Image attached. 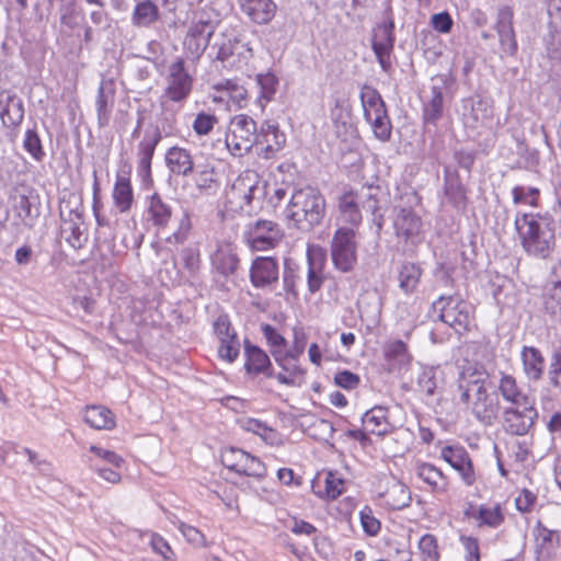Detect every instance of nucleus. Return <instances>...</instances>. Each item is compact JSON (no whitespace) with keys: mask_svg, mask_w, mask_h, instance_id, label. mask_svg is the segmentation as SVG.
Listing matches in <instances>:
<instances>
[{"mask_svg":"<svg viewBox=\"0 0 561 561\" xmlns=\"http://www.w3.org/2000/svg\"><path fill=\"white\" fill-rule=\"evenodd\" d=\"M489 374L482 367L468 366L459 375L460 401L468 405L471 414L483 425H493L500 412V401L488 392Z\"/></svg>","mask_w":561,"mask_h":561,"instance_id":"1","label":"nucleus"},{"mask_svg":"<svg viewBox=\"0 0 561 561\" xmlns=\"http://www.w3.org/2000/svg\"><path fill=\"white\" fill-rule=\"evenodd\" d=\"M379 187L360 186L359 188H345L337 198L336 204V227H347L358 230L362 224V210L369 211L373 216V222L378 231L383 226V214L379 206Z\"/></svg>","mask_w":561,"mask_h":561,"instance_id":"2","label":"nucleus"},{"mask_svg":"<svg viewBox=\"0 0 561 561\" xmlns=\"http://www.w3.org/2000/svg\"><path fill=\"white\" fill-rule=\"evenodd\" d=\"M515 228L524 250L530 255L546 259L556 247L554 220L548 213L518 214Z\"/></svg>","mask_w":561,"mask_h":561,"instance_id":"3","label":"nucleus"},{"mask_svg":"<svg viewBox=\"0 0 561 561\" xmlns=\"http://www.w3.org/2000/svg\"><path fill=\"white\" fill-rule=\"evenodd\" d=\"M325 213L324 197L312 187L296 190L286 208V218L301 231L320 225Z\"/></svg>","mask_w":561,"mask_h":561,"instance_id":"4","label":"nucleus"},{"mask_svg":"<svg viewBox=\"0 0 561 561\" xmlns=\"http://www.w3.org/2000/svg\"><path fill=\"white\" fill-rule=\"evenodd\" d=\"M161 75L164 82L161 104L172 102L182 106L190 98L194 84V77L186 68L184 59L176 57Z\"/></svg>","mask_w":561,"mask_h":561,"instance_id":"5","label":"nucleus"},{"mask_svg":"<svg viewBox=\"0 0 561 561\" xmlns=\"http://www.w3.org/2000/svg\"><path fill=\"white\" fill-rule=\"evenodd\" d=\"M432 310L458 333L468 331L472 322L473 307L458 295L440 296L433 302Z\"/></svg>","mask_w":561,"mask_h":561,"instance_id":"6","label":"nucleus"},{"mask_svg":"<svg viewBox=\"0 0 561 561\" xmlns=\"http://www.w3.org/2000/svg\"><path fill=\"white\" fill-rule=\"evenodd\" d=\"M259 131L255 121L245 115H234L229 123L226 135V147L234 157H242L259 142Z\"/></svg>","mask_w":561,"mask_h":561,"instance_id":"7","label":"nucleus"},{"mask_svg":"<svg viewBox=\"0 0 561 561\" xmlns=\"http://www.w3.org/2000/svg\"><path fill=\"white\" fill-rule=\"evenodd\" d=\"M82 215L83 206L78 197L72 196L61 203L60 216L64 219L61 234L73 249L83 248L88 240Z\"/></svg>","mask_w":561,"mask_h":561,"instance_id":"8","label":"nucleus"},{"mask_svg":"<svg viewBox=\"0 0 561 561\" xmlns=\"http://www.w3.org/2000/svg\"><path fill=\"white\" fill-rule=\"evenodd\" d=\"M357 230L347 227H336L333 233L330 251L336 270L346 273L353 270L357 262Z\"/></svg>","mask_w":561,"mask_h":561,"instance_id":"9","label":"nucleus"},{"mask_svg":"<svg viewBox=\"0 0 561 561\" xmlns=\"http://www.w3.org/2000/svg\"><path fill=\"white\" fill-rule=\"evenodd\" d=\"M284 237V231L277 222L260 219L248 226L244 233L247 243L254 251H267L277 247Z\"/></svg>","mask_w":561,"mask_h":561,"instance_id":"10","label":"nucleus"},{"mask_svg":"<svg viewBox=\"0 0 561 561\" xmlns=\"http://www.w3.org/2000/svg\"><path fill=\"white\" fill-rule=\"evenodd\" d=\"M394 22L391 16L378 24L373 31L371 48L385 72L391 69V55L394 47Z\"/></svg>","mask_w":561,"mask_h":561,"instance_id":"11","label":"nucleus"},{"mask_svg":"<svg viewBox=\"0 0 561 561\" xmlns=\"http://www.w3.org/2000/svg\"><path fill=\"white\" fill-rule=\"evenodd\" d=\"M396 236L407 244L416 245L424 239L421 217L410 207H401L393 219Z\"/></svg>","mask_w":561,"mask_h":561,"instance_id":"12","label":"nucleus"},{"mask_svg":"<svg viewBox=\"0 0 561 561\" xmlns=\"http://www.w3.org/2000/svg\"><path fill=\"white\" fill-rule=\"evenodd\" d=\"M536 404L507 407L503 411L504 426L512 435H526L534 426L538 412Z\"/></svg>","mask_w":561,"mask_h":561,"instance_id":"13","label":"nucleus"},{"mask_svg":"<svg viewBox=\"0 0 561 561\" xmlns=\"http://www.w3.org/2000/svg\"><path fill=\"white\" fill-rule=\"evenodd\" d=\"M440 457L454 470H456L462 482L470 486L476 482V473L469 453L460 445H447L440 449Z\"/></svg>","mask_w":561,"mask_h":561,"instance_id":"14","label":"nucleus"},{"mask_svg":"<svg viewBox=\"0 0 561 561\" xmlns=\"http://www.w3.org/2000/svg\"><path fill=\"white\" fill-rule=\"evenodd\" d=\"M493 105L486 99L477 101H465V112L462 121L467 128L477 130L480 128H491L493 123Z\"/></svg>","mask_w":561,"mask_h":561,"instance_id":"15","label":"nucleus"},{"mask_svg":"<svg viewBox=\"0 0 561 561\" xmlns=\"http://www.w3.org/2000/svg\"><path fill=\"white\" fill-rule=\"evenodd\" d=\"M514 11L510 5H502L497 10L495 31L504 54L513 56L516 54L518 45L515 30L513 26Z\"/></svg>","mask_w":561,"mask_h":561,"instance_id":"16","label":"nucleus"},{"mask_svg":"<svg viewBox=\"0 0 561 561\" xmlns=\"http://www.w3.org/2000/svg\"><path fill=\"white\" fill-rule=\"evenodd\" d=\"M279 277L278 263L271 256H257L251 264L250 280L255 288H272Z\"/></svg>","mask_w":561,"mask_h":561,"instance_id":"17","label":"nucleus"},{"mask_svg":"<svg viewBox=\"0 0 561 561\" xmlns=\"http://www.w3.org/2000/svg\"><path fill=\"white\" fill-rule=\"evenodd\" d=\"M465 516L474 522L479 528H499L505 519V515L501 504H481L469 505L465 511Z\"/></svg>","mask_w":561,"mask_h":561,"instance_id":"18","label":"nucleus"},{"mask_svg":"<svg viewBox=\"0 0 561 561\" xmlns=\"http://www.w3.org/2000/svg\"><path fill=\"white\" fill-rule=\"evenodd\" d=\"M244 369L250 376L263 375L273 378V367L268 355L259 346L244 342Z\"/></svg>","mask_w":561,"mask_h":561,"instance_id":"19","label":"nucleus"},{"mask_svg":"<svg viewBox=\"0 0 561 561\" xmlns=\"http://www.w3.org/2000/svg\"><path fill=\"white\" fill-rule=\"evenodd\" d=\"M241 12L252 22L264 25L276 14L277 5L273 0H238Z\"/></svg>","mask_w":561,"mask_h":561,"instance_id":"20","label":"nucleus"},{"mask_svg":"<svg viewBox=\"0 0 561 561\" xmlns=\"http://www.w3.org/2000/svg\"><path fill=\"white\" fill-rule=\"evenodd\" d=\"M115 101V84L112 80H102L95 100L98 125L103 128L110 124Z\"/></svg>","mask_w":561,"mask_h":561,"instance_id":"21","label":"nucleus"},{"mask_svg":"<svg viewBox=\"0 0 561 561\" xmlns=\"http://www.w3.org/2000/svg\"><path fill=\"white\" fill-rule=\"evenodd\" d=\"M24 117L22 100L9 93L0 94V118L4 127L14 128L19 126Z\"/></svg>","mask_w":561,"mask_h":561,"instance_id":"22","label":"nucleus"},{"mask_svg":"<svg viewBox=\"0 0 561 561\" xmlns=\"http://www.w3.org/2000/svg\"><path fill=\"white\" fill-rule=\"evenodd\" d=\"M364 117L370 124L377 139L381 141L390 139L392 126L383 101L376 105V107L365 111Z\"/></svg>","mask_w":561,"mask_h":561,"instance_id":"23","label":"nucleus"},{"mask_svg":"<svg viewBox=\"0 0 561 561\" xmlns=\"http://www.w3.org/2000/svg\"><path fill=\"white\" fill-rule=\"evenodd\" d=\"M386 485V490L380 493L386 505L392 510H402L410 505L412 500L411 492L404 483L394 477H390L387 479Z\"/></svg>","mask_w":561,"mask_h":561,"instance_id":"24","label":"nucleus"},{"mask_svg":"<svg viewBox=\"0 0 561 561\" xmlns=\"http://www.w3.org/2000/svg\"><path fill=\"white\" fill-rule=\"evenodd\" d=\"M499 391L503 400L510 403V407H520L536 404L534 397L525 393L517 385L516 379L511 375H503L499 381Z\"/></svg>","mask_w":561,"mask_h":561,"instance_id":"25","label":"nucleus"},{"mask_svg":"<svg viewBox=\"0 0 561 561\" xmlns=\"http://www.w3.org/2000/svg\"><path fill=\"white\" fill-rule=\"evenodd\" d=\"M260 183L259 174L255 171L247 170L237 178L231 191L233 195L244 199L245 204H250L259 193H262Z\"/></svg>","mask_w":561,"mask_h":561,"instance_id":"26","label":"nucleus"},{"mask_svg":"<svg viewBox=\"0 0 561 561\" xmlns=\"http://www.w3.org/2000/svg\"><path fill=\"white\" fill-rule=\"evenodd\" d=\"M164 159L168 169L175 175L186 176L193 172L194 161L186 148L171 147L167 150Z\"/></svg>","mask_w":561,"mask_h":561,"instance_id":"27","label":"nucleus"},{"mask_svg":"<svg viewBox=\"0 0 561 561\" xmlns=\"http://www.w3.org/2000/svg\"><path fill=\"white\" fill-rule=\"evenodd\" d=\"M362 422L366 432L377 436H383L392 430L388 420V411L381 405H376L365 412Z\"/></svg>","mask_w":561,"mask_h":561,"instance_id":"28","label":"nucleus"},{"mask_svg":"<svg viewBox=\"0 0 561 561\" xmlns=\"http://www.w3.org/2000/svg\"><path fill=\"white\" fill-rule=\"evenodd\" d=\"M272 355L283 370L282 373L274 375V378H276L282 385H294L296 378L302 375V369L297 363L298 358H293L284 354V351L280 350H272Z\"/></svg>","mask_w":561,"mask_h":561,"instance_id":"29","label":"nucleus"},{"mask_svg":"<svg viewBox=\"0 0 561 561\" xmlns=\"http://www.w3.org/2000/svg\"><path fill=\"white\" fill-rule=\"evenodd\" d=\"M523 371L527 379L537 381L541 379L545 369V358L541 352L534 346H523L520 351Z\"/></svg>","mask_w":561,"mask_h":561,"instance_id":"30","label":"nucleus"},{"mask_svg":"<svg viewBox=\"0 0 561 561\" xmlns=\"http://www.w3.org/2000/svg\"><path fill=\"white\" fill-rule=\"evenodd\" d=\"M308 274L307 284L311 294L317 293L323 283L322 266L324 262L323 253L320 249L308 248L307 250Z\"/></svg>","mask_w":561,"mask_h":561,"instance_id":"31","label":"nucleus"},{"mask_svg":"<svg viewBox=\"0 0 561 561\" xmlns=\"http://www.w3.org/2000/svg\"><path fill=\"white\" fill-rule=\"evenodd\" d=\"M147 216L154 227L165 228L172 218V208L154 193L147 201Z\"/></svg>","mask_w":561,"mask_h":561,"instance_id":"32","label":"nucleus"},{"mask_svg":"<svg viewBox=\"0 0 561 561\" xmlns=\"http://www.w3.org/2000/svg\"><path fill=\"white\" fill-rule=\"evenodd\" d=\"M114 205L119 213H127L134 204V191L130 179L124 174H117L112 192Z\"/></svg>","mask_w":561,"mask_h":561,"instance_id":"33","label":"nucleus"},{"mask_svg":"<svg viewBox=\"0 0 561 561\" xmlns=\"http://www.w3.org/2000/svg\"><path fill=\"white\" fill-rule=\"evenodd\" d=\"M534 537L537 550L545 558H549L560 543L559 531L547 528L541 522L534 527Z\"/></svg>","mask_w":561,"mask_h":561,"instance_id":"34","label":"nucleus"},{"mask_svg":"<svg viewBox=\"0 0 561 561\" xmlns=\"http://www.w3.org/2000/svg\"><path fill=\"white\" fill-rule=\"evenodd\" d=\"M159 19V7L151 0L138 1L131 13V23L136 27H149Z\"/></svg>","mask_w":561,"mask_h":561,"instance_id":"35","label":"nucleus"},{"mask_svg":"<svg viewBox=\"0 0 561 561\" xmlns=\"http://www.w3.org/2000/svg\"><path fill=\"white\" fill-rule=\"evenodd\" d=\"M416 474L423 482L428 484L433 492L442 494L447 491V478L435 466L426 462L420 463L416 467Z\"/></svg>","mask_w":561,"mask_h":561,"instance_id":"36","label":"nucleus"},{"mask_svg":"<svg viewBox=\"0 0 561 561\" xmlns=\"http://www.w3.org/2000/svg\"><path fill=\"white\" fill-rule=\"evenodd\" d=\"M422 273L420 265L411 262H404L398 271L399 288L405 295L415 293L421 282Z\"/></svg>","mask_w":561,"mask_h":561,"instance_id":"37","label":"nucleus"},{"mask_svg":"<svg viewBox=\"0 0 561 561\" xmlns=\"http://www.w3.org/2000/svg\"><path fill=\"white\" fill-rule=\"evenodd\" d=\"M286 142V136L282 133L278 126L272 122L262 124L259 131L257 145H265L266 152H275L283 148Z\"/></svg>","mask_w":561,"mask_h":561,"instance_id":"38","label":"nucleus"},{"mask_svg":"<svg viewBox=\"0 0 561 561\" xmlns=\"http://www.w3.org/2000/svg\"><path fill=\"white\" fill-rule=\"evenodd\" d=\"M383 355L392 369H401L412 360L405 343L401 340L388 342L383 347Z\"/></svg>","mask_w":561,"mask_h":561,"instance_id":"39","label":"nucleus"},{"mask_svg":"<svg viewBox=\"0 0 561 561\" xmlns=\"http://www.w3.org/2000/svg\"><path fill=\"white\" fill-rule=\"evenodd\" d=\"M214 267L222 275L228 276L236 272L239 259L230 244L220 245L211 256Z\"/></svg>","mask_w":561,"mask_h":561,"instance_id":"40","label":"nucleus"},{"mask_svg":"<svg viewBox=\"0 0 561 561\" xmlns=\"http://www.w3.org/2000/svg\"><path fill=\"white\" fill-rule=\"evenodd\" d=\"M84 421L96 430H111L115 426L113 413L102 405L88 407L84 412Z\"/></svg>","mask_w":561,"mask_h":561,"instance_id":"41","label":"nucleus"},{"mask_svg":"<svg viewBox=\"0 0 561 561\" xmlns=\"http://www.w3.org/2000/svg\"><path fill=\"white\" fill-rule=\"evenodd\" d=\"M255 81L260 89L256 103L263 111L267 103L274 99L277 91L278 79L274 73L266 72L257 75Z\"/></svg>","mask_w":561,"mask_h":561,"instance_id":"42","label":"nucleus"},{"mask_svg":"<svg viewBox=\"0 0 561 561\" xmlns=\"http://www.w3.org/2000/svg\"><path fill=\"white\" fill-rule=\"evenodd\" d=\"M542 302L545 312L553 320H561V283H551L546 286Z\"/></svg>","mask_w":561,"mask_h":561,"instance_id":"43","label":"nucleus"},{"mask_svg":"<svg viewBox=\"0 0 561 561\" xmlns=\"http://www.w3.org/2000/svg\"><path fill=\"white\" fill-rule=\"evenodd\" d=\"M442 381L439 367L422 366L417 376V386L426 396H433Z\"/></svg>","mask_w":561,"mask_h":561,"instance_id":"44","label":"nucleus"},{"mask_svg":"<svg viewBox=\"0 0 561 561\" xmlns=\"http://www.w3.org/2000/svg\"><path fill=\"white\" fill-rule=\"evenodd\" d=\"M206 24L199 23L191 27L188 36L186 37L184 45L185 47L198 58L208 45L211 32L209 31L205 37H201Z\"/></svg>","mask_w":561,"mask_h":561,"instance_id":"45","label":"nucleus"},{"mask_svg":"<svg viewBox=\"0 0 561 561\" xmlns=\"http://www.w3.org/2000/svg\"><path fill=\"white\" fill-rule=\"evenodd\" d=\"M196 187L206 193H214L218 188L217 172L213 165H197L195 173Z\"/></svg>","mask_w":561,"mask_h":561,"instance_id":"46","label":"nucleus"},{"mask_svg":"<svg viewBox=\"0 0 561 561\" xmlns=\"http://www.w3.org/2000/svg\"><path fill=\"white\" fill-rule=\"evenodd\" d=\"M432 98L424 106L423 117L426 123H435L443 114V92L439 87H432Z\"/></svg>","mask_w":561,"mask_h":561,"instance_id":"47","label":"nucleus"},{"mask_svg":"<svg viewBox=\"0 0 561 561\" xmlns=\"http://www.w3.org/2000/svg\"><path fill=\"white\" fill-rule=\"evenodd\" d=\"M159 140H160V137L156 136L152 139H146L145 138L139 144L138 169H139L140 172H142L145 174H149L150 173L151 160H152V157H153V152H154L156 146H157Z\"/></svg>","mask_w":561,"mask_h":561,"instance_id":"48","label":"nucleus"},{"mask_svg":"<svg viewBox=\"0 0 561 561\" xmlns=\"http://www.w3.org/2000/svg\"><path fill=\"white\" fill-rule=\"evenodd\" d=\"M540 191L537 187L518 185L512 190L513 203L537 207L539 204Z\"/></svg>","mask_w":561,"mask_h":561,"instance_id":"49","label":"nucleus"},{"mask_svg":"<svg viewBox=\"0 0 561 561\" xmlns=\"http://www.w3.org/2000/svg\"><path fill=\"white\" fill-rule=\"evenodd\" d=\"M13 209L21 220L25 224H32L33 219L37 216V213L33 211L32 203L30 198L22 193H15L12 196Z\"/></svg>","mask_w":561,"mask_h":561,"instance_id":"50","label":"nucleus"},{"mask_svg":"<svg viewBox=\"0 0 561 561\" xmlns=\"http://www.w3.org/2000/svg\"><path fill=\"white\" fill-rule=\"evenodd\" d=\"M239 423L242 430L259 435L265 442H271L275 436V432L257 419L245 417Z\"/></svg>","mask_w":561,"mask_h":561,"instance_id":"51","label":"nucleus"},{"mask_svg":"<svg viewBox=\"0 0 561 561\" xmlns=\"http://www.w3.org/2000/svg\"><path fill=\"white\" fill-rule=\"evenodd\" d=\"M238 473L245 474L253 478H263L266 474L265 465L256 457L245 451L241 467L237 471Z\"/></svg>","mask_w":561,"mask_h":561,"instance_id":"52","label":"nucleus"},{"mask_svg":"<svg viewBox=\"0 0 561 561\" xmlns=\"http://www.w3.org/2000/svg\"><path fill=\"white\" fill-rule=\"evenodd\" d=\"M422 561H439L437 539L432 534H425L419 540Z\"/></svg>","mask_w":561,"mask_h":561,"instance_id":"53","label":"nucleus"},{"mask_svg":"<svg viewBox=\"0 0 561 561\" xmlns=\"http://www.w3.org/2000/svg\"><path fill=\"white\" fill-rule=\"evenodd\" d=\"M217 353L221 360L228 364L234 363L240 353V341L238 335L219 342Z\"/></svg>","mask_w":561,"mask_h":561,"instance_id":"54","label":"nucleus"},{"mask_svg":"<svg viewBox=\"0 0 561 561\" xmlns=\"http://www.w3.org/2000/svg\"><path fill=\"white\" fill-rule=\"evenodd\" d=\"M217 123L218 118L216 115L206 112H199L196 114L192 123V128L197 136H207L214 129Z\"/></svg>","mask_w":561,"mask_h":561,"instance_id":"55","label":"nucleus"},{"mask_svg":"<svg viewBox=\"0 0 561 561\" xmlns=\"http://www.w3.org/2000/svg\"><path fill=\"white\" fill-rule=\"evenodd\" d=\"M23 148L32 156L34 160L38 162L42 161L45 157V151L43 149L41 138L38 134L33 129L26 130L23 140Z\"/></svg>","mask_w":561,"mask_h":561,"instance_id":"56","label":"nucleus"},{"mask_svg":"<svg viewBox=\"0 0 561 561\" xmlns=\"http://www.w3.org/2000/svg\"><path fill=\"white\" fill-rule=\"evenodd\" d=\"M183 268L188 277L197 274L201 267L199 251L194 248H186L181 253Z\"/></svg>","mask_w":561,"mask_h":561,"instance_id":"57","label":"nucleus"},{"mask_svg":"<svg viewBox=\"0 0 561 561\" xmlns=\"http://www.w3.org/2000/svg\"><path fill=\"white\" fill-rule=\"evenodd\" d=\"M90 451L94 454V458H91L90 460L98 461L101 463V461L113 466L114 468L118 469L124 463V459L117 455L115 451L104 449L102 447L92 445L90 446Z\"/></svg>","mask_w":561,"mask_h":561,"instance_id":"58","label":"nucleus"},{"mask_svg":"<svg viewBox=\"0 0 561 561\" xmlns=\"http://www.w3.org/2000/svg\"><path fill=\"white\" fill-rule=\"evenodd\" d=\"M190 230V217L186 213H182L181 217L179 218L178 229L165 239L167 243L174 245L182 244L187 239Z\"/></svg>","mask_w":561,"mask_h":561,"instance_id":"59","label":"nucleus"},{"mask_svg":"<svg viewBox=\"0 0 561 561\" xmlns=\"http://www.w3.org/2000/svg\"><path fill=\"white\" fill-rule=\"evenodd\" d=\"M459 541L463 549L465 561H480V546L477 538L461 535Z\"/></svg>","mask_w":561,"mask_h":561,"instance_id":"60","label":"nucleus"},{"mask_svg":"<svg viewBox=\"0 0 561 561\" xmlns=\"http://www.w3.org/2000/svg\"><path fill=\"white\" fill-rule=\"evenodd\" d=\"M226 89L228 91V102L234 105L237 108L244 107L248 99V92L247 90L238 85L237 83H233L231 81L226 82Z\"/></svg>","mask_w":561,"mask_h":561,"instance_id":"61","label":"nucleus"},{"mask_svg":"<svg viewBox=\"0 0 561 561\" xmlns=\"http://www.w3.org/2000/svg\"><path fill=\"white\" fill-rule=\"evenodd\" d=\"M360 523L364 531L369 536H376L381 527L380 522L374 516L371 508L365 506L359 512Z\"/></svg>","mask_w":561,"mask_h":561,"instance_id":"62","label":"nucleus"},{"mask_svg":"<svg viewBox=\"0 0 561 561\" xmlns=\"http://www.w3.org/2000/svg\"><path fill=\"white\" fill-rule=\"evenodd\" d=\"M344 480L333 472H328L324 479V494L329 499H336L343 493Z\"/></svg>","mask_w":561,"mask_h":561,"instance_id":"63","label":"nucleus"},{"mask_svg":"<svg viewBox=\"0 0 561 561\" xmlns=\"http://www.w3.org/2000/svg\"><path fill=\"white\" fill-rule=\"evenodd\" d=\"M214 332L219 342L234 337L237 332L231 328V323L227 316H219L214 322Z\"/></svg>","mask_w":561,"mask_h":561,"instance_id":"64","label":"nucleus"}]
</instances>
